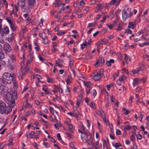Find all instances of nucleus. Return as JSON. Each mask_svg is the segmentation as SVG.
Returning <instances> with one entry per match:
<instances>
[{
	"label": "nucleus",
	"mask_w": 149,
	"mask_h": 149,
	"mask_svg": "<svg viewBox=\"0 0 149 149\" xmlns=\"http://www.w3.org/2000/svg\"><path fill=\"white\" fill-rule=\"evenodd\" d=\"M6 98L9 102V105L11 107H13L15 104V100L17 98V91L14 90L12 93L8 92L6 94Z\"/></svg>",
	"instance_id": "obj_1"
},
{
	"label": "nucleus",
	"mask_w": 149,
	"mask_h": 149,
	"mask_svg": "<svg viewBox=\"0 0 149 149\" xmlns=\"http://www.w3.org/2000/svg\"><path fill=\"white\" fill-rule=\"evenodd\" d=\"M12 111L10 106H5V103L0 101V113L1 114L5 113L6 114L9 113Z\"/></svg>",
	"instance_id": "obj_2"
},
{
	"label": "nucleus",
	"mask_w": 149,
	"mask_h": 149,
	"mask_svg": "<svg viewBox=\"0 0 149 149\" xmlns=\"http://www.w3.org/2000/svg\"><path fill=\"white\" fill-rule=\"evenodd\" d=\"M14 75V74L5 72L3 74L2 77L5 82L8 84H10L13 81Z\"/></svg>",
	"instance_id": "obj_3"
},
{
	"label": "nucleus",
	"mask_w": 149,
	"mask_h": 149,
	"mask_svg": "<svg viewBox=\"0 0 149 149\" xmlns=\"http://www.w3.org/2000/svg\"><path fill=\"white\" fill-rule=\"evenodd\" d=\"M81 137L82 140L84 142H88L90 141L93 138L92 135L89 133L86 132H83V134H81Z\"/></svg>",
	"instance_id": "obj_4"
},
{
	"label": "nucleus",
	"mask_w": 149,
	"mask_h": 149,
	"mask_svg": "<svg viewBox=\"0 0 149 149\" xmlns=\"http://www.w3.org/2000/svg\"><path fill=\"white\" fill-rule=\"evenodd\" d=\"M131 9L130 8H127V12L125 9L123 10L122 16L123 21H125L126 18H129L132 16V13L131 12Z\"/></svg>",
	"instance_id": "obj_5"
},
{
	"label": "nucleus",
	"mask_w": 149,
	"mask_h": 149,
	"mask_svg": "<svg viewBox=\"0 0 149 149\" xmlns=\"http://www.w3.org/2000/svg\"><path fill=\"white\" fill-rule=\"evenodd\" d=\"M105 62V60L104 58H103L101 57H99L98 59L97 60L96 63L94 65L95 67H97L98 65H100V64L102 65Z\"/></svg>",
	"instance_id": "obj_6"
},
{
	"label": "nucleus",
	"mask_w": 149,
	"mask_h": 149,
	"mask_svg": "<svg viewBox=\"0 0 149 149\" xmlns=\"http://www.w3.org/2000/svg\"><path fill=\"white\" fill-rule=\"evenodd\" d=\"M0 89L1 90V91L0 92V95H2L4 93L7 92L8 90L7 87L2 86H0Z\"/></svg>",
	"instance_id": "obj_7"
},
{
	"label": "nucleus",
	"mask_w": 149,
	"mask_h": 149,
	"mask_svg": "<svg viewBox=\"0 0 149 149\" xmlns=\"http://www.w3.org/2000/svg\"><path fill=\"white\" fill-rule=\"evenodd\" d=\"M17 3L19 6L23 8L25 5V0H17Z\"/></svg>",
	"instance_id": "obj_8"
},
{
	"label": "nucleus",
	"mask_w": 149,
	"mask_h": 149,
	"mask_svg": "<svg viewBox=\"0 0 149 149\" xmlns=\"http://www.w3.org/2000/svg\"><path fill=\"white\" fill-rule=\"evenodd\" d=\"M3 49L5 51L8 52H10L11 50V47L8 43H6L4 45Z\"/></svg>",
	"instance_id": "obj_9"
},
{
	"label": "nucleus",
	"mask_w": 149,
	"mask_h": 149,
	"mask_svg": "<svg viewBox=\"0 0 149 149\" xmlns=\"http://www.w3.org/2000/svg\"><path fill=\"white\" fill-rule=\"evenodd\" d=\"M29 6H34L36 4L35 0H27Z\"/></svg>",
	"instance_id": "obj_10"
},
{
	"label": "nucleus",
	"mask_w": 149,
	"mask_h": 149,
	"mask_svg": "<svg viewBox=\"0 0 149 149\" xmlns=\"http://www.w3.org/2000/svg\"><path fill=\"white\" fill-rule=\"evenodd\" d=\"M15 59V58L14 56L12 55H11L10 56V58L9 59L8 62L9 63V65L12 64V63H13Z\"/></svg>",
	"instance_id": "obj_11"
},
{
	"label": "nucleus",
	"mask_w": 149,
	"mask_h": 149,
	"mask_svg": "<svg viewBox=\"0 0 149 149\" xmlns=\"http://www.w3.org/2000/svg\"><path fill=\"white\" fill-rule=\"evenodd\" d=\"M14 36L15 34L14 33H12L8 38V41L10 42H11L14 39Z\"/></svg>",
	"instance_id": "obj_12"
},
{
	"label": "nucleus",
	"mask_w": 149,
	"mask_h": 149,
	"mask_svg": "<svg viewBox=\"0 0 149 149\" xmlns=\"http://www.w3.org/2000/svg\"><path fill=\"white\" fill-rule=\"evenodd\" d=\"M101 79V76L96 73L94 74L93 79L95 81H98Z\"/></svg>",
	"instance_id": "obj_13"
},
{
	"label": "nucleus",
	"mask_w": 149,
	"mask_h": 149,
	"mask_svg": "<svg viewBox=\"0 0 149 149\" xmlns=\"http://www.w3.org/2000/svg\"><path fill=\"white\" fill-rule=\"evenodd\" d=\"M4 33L6 34H8L9 33V30L8 27L6 26L3 28V32Z\"/></svg>",
	"instance_id": "obj_14"
},
{
	"label": "nucleus",
	"mask_w": 149,
	"mask_h": 149,
	"mask_svg": "<svg viewBox=\"0 0 149 149\" xmlns=\"http://www.w3.org/2000/svg\"><path fill=\"white\" fill-rule=\"evenodd\" d=\"M140 82V80L138 79H136L134 80L133 85L135 86L136 85L138 84Z\"/></svg>",
	"instance_id": "obj_15"
},
{
	"label": "nucleus",
	"mask_w": 149,
	"mask_h": 149,
	"mask_svg": "<svg viewBox=\"0 0 149 149\" xmlns=\"http://www.w3.org/2000/svg\"><path fill=\"white\" fill-rule=\"evenodd\" d=\"M72 80V78L71 76H68L66 80V83L67 84H70Z\"/></svg>",
	"instance_id": "obj_16"
},
{
	"label": "nucleus",
	"mask_w": 149,
	"mask_h": 149,
	"mask_svg": "<svg viewBox=\"0 0 149 149\" xmlns=\"http://www.w3.org/2000/svg\"><path fill=\"white\" fill-rule=\"evenodd\" d=\"M99 143L98 141H96L95 143H94L92 144L93 146L95 147V149H99Z\"/></svg>",
	"instance_id": "obj_17"
},
{
	"label": "nucleus",
	"mask_w": 149,
	"mask_h": 149,
	"mask_svg": "<svg viewBox=\"0 0 149 149\" xmlns=\"http://www.w3.org/2000/svg\"><path fill=\"white\" fill-rule=\"evenodd\" d=\"M69 66L71 69H74V65L73 62L70 59L69 61Z\"/></svg>",
	"instance_id": "obj_18"
},
{
	"label": "nucleus",
	"mask_w": 149,
	"mask_h": 149,
	"mask_svg": "<svg viewBox=\"0 0 149 149\" xmlns=\"http://www.w3.org/2000/svg\"><path fill=\"white\" fill-rule=\"evenodd\" d=\"M135 25V24L134 23H133L132 22H130L129 24V25H128V28H130L133 29L134 28Z\"/></svg>",
	"instance_id": "obj_19"
},
{
	"label": "nucleus",
	"mask_w": 149,
	"mask_h": 149,
	"mask_svg": "<svg viewBox=\"0 0 149 149\" xmlns=\"http://www.w3.org/2000/svg\"><path fill=\"white\" fill-rule=\"evenodd\" d=\"M4 81L1 78H0V84L2 86H6V84L4 82Z\"/></svg>",
	"instance_id": "obj_20"
},
{
	"label": "nucleus",
	"mask_w": 149,
	"mask_h": 149,
	"mask_svg": "<svg viewBox=\"0 0 149 149\" xmlns=\"http://www.w3.org/2000/svg\"><path fill=\"white\" fill-rule=\"evenodd\" d=\"M48 42V40L47 37V36H45L43 38V43L44 44H47Z\"/></svg>",
	"instance_id": "obj_21"
},
{
	"label": "nucleus",
	"mask_w": 149,
	"mask_h": 149,
	"mask_svg": "<svg viewBox=\"0 0 149 149\" xmlns=\"http://www.w3.org/2000/svg\"><path fill=\"white\" fill-rule=\"evenodd\" d=\"M10 26L11 27V29L13 30V31H14L16 30V28L15 26V22L10 25Z\"/></svg>",
	"instance_id": "obj_22"
},
{
	"label": "nucleus",
	"mask_w": 149,
	"mask_h": 149,
	"mask_svg": "<svg viewBox=\"0 0 149 149\" xmlns=\"http://www.w3.org/2000/svg\"><path fill=\"white\" fill-rule=\"evenodd\" d=\"M83 95L81 94H80L77 97V100L82 102L83 101Z\"/></svg>",
	"instance_id": "obj_23"
},
{
	"label": "nucleus",
	"mask_w": 149,
	"mask_h": 149,
	"mask_svg": "<svg viewBox=\"0 0 149 149\" xmlns=\"http://www.w3.org/2000/svg\"><path fill=\"white\" fill-rule=\"evenodd\" d=\"M125 56V59L124 60L125 61H127L129 60L130 61L131 60V58L129 56H127L126 54H124Z\"/></svg>",
	"instance_id": "obj_24"
},
{
	"label": "nucleus",
	"mask_w": 149,
	"mask_h": 149,
	"mask_svg": "<svg viewBox=\"0 0 149 149\" xmlns=\"http://www.w3.org/2000/svg\"><path fill=\"white\" fill-rule=\"evenodd\" d=\"M6 19L7 20V22L10 25L11 24L13 23L14 22L13 21L10 19L9 17H6Z\"/></svg>",
	"instance_id": "obj_25"
},
{
	"label": "nucleus",
	"mask_w": 149,
	"mask_h": 149,
	"mask_svg": "<svg viewBox=\"0 0 149 149\" xmlns=\"http://www.w3.org/2000/svg\"><path fill=\"white\" fill-rule=\"evenodd\" d=\"M103 71L104 70L102 68L100 69V70L97 73H98L101 76L103 75Z\"/></svg>",
	"instance_id": "obj_26"
},
{
	"label": "nucleus",
	"mask_w": 149,
	"mask_h": 149,
	"mask_svg": "<svg viewBox=\"0 0 149 149\" xmlns=\"http://www.w3.org/2000/svg\"><path fill=\"white\" fill-rule=\"evenodd\" d=\"M4 58V55L3 53L1 51H0V59H3Z\"/></svg>",
	"instance_id": "obj_27"
},
{
	"label": "nucleus",
	"mask_w": 149,
	"mask_h": 149,
	"mask_svg": "<svg viewBox=\"0 0 149 149\" xmlns=\"http://www.w3.org/2000/svg\"><path fill=\"white\" fill-rule=\"evenodd\" d=\"M131 127L129 125H126L125 126V127L124 128V130H129L130 129Z\"/></svg>",
	"instance_id": "obj_28"
},
{
	"label": "nucleus",
	"mask_w": 149,
	"mask_h": 149,
	"mask_svg": "<svg viewBox=\"0 0 149 149\" xmlns=\"http://www.w3.org/2000/svg\"><path fill=\"white\" fill-rule=\"evenodd\" d=\"M132 33V31L129 29H127L125 30V33H127V34H131Z\"/></svg>",
	"instance_id": "obj_29"
},
{
	"label": "nucleus",
	"mask_w": 149,
	"mask_h": 149,
	"mask_svg": "<svg viewBox=\"0 0 149 149\" xmlns=\"http://www.w3.org/2000/svg\"><path fill=\"white\" fill-rule=\"evenodd\" d=\"M130 139L133 142L134 141L135 139V137L133 134H132L130 136Z\"/></svg>",
	"instance_id": "obj_30"
},
{
	"label": "nucleus",
	"mask_w": 149,
	"mask_h": 149,
	"mask_svg": "<svg viewBox=\"0 0 149 149\" xmlns=\"http://www.w3.org/2000/svg\"><path fill=\"white\" fill-rule=\"evenodd\" d=\"M86 45H87V42L85 41L81 45V49H83Z\"/></svg>",
	"instance_id": "obj_31"
},
{
	"label": "nucleus",
	"mask_w": 149,
	"mask_h": 149,
	"mask_svg": "<svg viewBox=\"0 0 149 149\" xmlns=\"http://www.w3.org/2000/svg\"><path fill=\"white\" fill-rule=\"evenodd\" d=\"M8 67L10 70H12L14 68V66L13 65L9 64L8 65Z\"/></svg>",
	"instance_id": "obj_32"
},
{
	"label": "nucleus",
	"mask_w": 149,
	"mask_h": 149,
	"mask_svg": "<svg viewBox=\"0 0 149 149\" xmlns=\"http://www.w3.org/2000/svg\"><path fill=\"white\" fill-rule=\"evenodd\" d=\"M35 134V132H32L30 133L29 134L30 135V138H33V135Z\"/></svg>",
	"instance_id": "obj_33"
},
{
	"label": "nucleus",
	"mask_w": 149,
	"mask_h": 149,
	"mask_svg": "<svg viewBox=\"0 0 149 149\" xmlns=\"http://www.w3.org/2000/svg\"><path fill=\"white\" fill-rule=\"evenodd\" d=\"M104 41H105L107 42V43H106V45H110V43L109 42V38H104L103 39Z\"/></svg>",
	"instance_id": "obj_34"
},
{
	"label": "nucleus",
	"mask_w": 149,
	"mask_h": 149,
	"mask_svg": "<svg viewBox=\"0 0 149 149\" xmlns=\"http://www.w3.org/2000/svg\"><path fill=\"white\" fill-rule=\"evenodd\" d=\"M70 146L72 149H76V148L74 146V144L73 143H70Z\"/></svg>",
	"instance_id": "obj_35"
},
{
	"label": "nucleus",
	"mask_w": 149,
	"mask_h": 149,
	"mask_svg": "<svg viewBox=\"0 0 149 149\" xmlns=\"http://www.w3.org/2000/svg\"><path fill=\"white\" fill-rule=\"evenodd\" d=\"M2 59H1L0 60V63H1V64L4 65L6 64V61Z\"/></svg>",
	"instance_id": "obj_36"
},
{
	"label": "nucleus",
	"mask_w": 149,
	"mask_h": 149,
	"mask_svg": "<svg viewBox=\"0 0 149 149\" xmlns=\"http://www.w3.org/2000/svg\"><path fill=\"white\" fill-rule=\"evenodd\" d=\"M26 31V29H24L22 31L20 32V36H23V35L24 32H25Z\"/></svg>",
	"instance_id": "obj_37"
},
{
	"label": "nucleus",
	"mask_w": 149,
	"mask_h": 149,
	"mask_svg": "<svg viewBox=\"0 0 149 149\" xmlns=\"http://www.w3.org/2000/svg\"><path fill=\"white\" fill-rule=\"evenodd\" d=\"M116 134L117 135H119L121 134V131L117 129L116 131Z\"/></svg>",
	"instance_id": "obj_38"
},
{
	"label": "nucleus",
	"mask_w": 149,
	"mask_h": 149,
	"mask_svg": "<svg viewBox=\"0 0 149 149\" xmlns=\"http://www.w3.org/2000/svg\"><path fill=\"white\" fill-rule=\"evenodd\" d=\"M104 122L106 123L107 125H108L109 124V122L107 120L106 118H103Z\"/></svg>",
	"instance_id": "obj_39"
},
{
	"label": "nucleus",
	"mask_w": 149,
	"mask_h": 149,
	"mask_svg": "<svg viewBox=\"0 0 149 149\" xmlns=\"http://www.w3.org/2000/svg\"><path fill=\"white\" fill-rule=\"evenodd\" d=\"M42 90L45 92V93L46 94H49L50 93V92H49V91L45 89L44 88H42Z\"/></svg>",
	"instance_id": "obj_40"
},
{
	"label": "nucleus",
	"mask_w": 149,
	"mask_h": 149,
	"mask_svg": "<svg viewBox=\"0 0 149 149\" xmlns=\"http://www.w3.org/2000/svg\"><path fill=\"white\" fill-rule=\"evenodd\" d=\"M100 42L102 45H105L107 43L105 41H104V39L101 40Z\"/></svg>",
	"instance_id": "obj_41"
},
{
	"label": "nucleus",
	"mask_w": 149,
	"mask_h": 149,
	"mask_svg": "<svg viewBox=\"0 0 149 149\" xmlns=\"http://www.w3.org/2000/svg\"><path fill=\"white\" fill-rule=\"evenodd\" d=\"M122 29V28L121 27V24L119 23L118 26V27L116 29V30L118 31H119L121 30Z\"/></svg>",
	"instance_id": "obj_42"
},
{
	"label": "nucleus",
	"mask_w": 149,
	"mask_h": 149,
	"mask_svg": "<svg viewBox=\"0 0 149 149\" xmlns=\"http://www.w3.org/2000/svg\"><path fill=\"white\" fill-rule=\"evenodd\" d=\"M96 23H95L94 24L93 23H90L88 24V27H91L92 26H95V25H96Z\"/></svg>",
	"instance_id": "obj_43"
},
{
	"label": "nucleus",
	"mask_w": 149,
	"mask_h": 149,
	"mask_svg": "<svg viewBox=\"0 0 149 149\" xmlns=\"http://www.w3.org/2000/svg\"><path fill=\"white\" fill-rule=\"evenodd\" d=\"M117 0H112L110 2V4L113 5L114 4Z\"/></svg>",
	"instance_id": "obj_44"
},
{
	"label": "nucleus",
	"mask_w": 149,
	"mask_h": 149,
	"mask_svg": "<svg viewBox=\"0 0 149 149\" xmlns=\"http://www.w3.org/2000/svg\"><path fill=\"white\" fill-rule=\"evenodd\" d=\"M121 146V144L120 143H116L115 145V147L116 148H118V147H119Z\"/></svg>",
	"instance_id": "obj_45"
},
{
	"label": "nucleus",
	"mask_w": 149,
	"mask_h": 149,
	"mask_svg": "<svg viewBox=\"0 0 149 149\" xmlns=\"http://www.w3.org/2000/svg\"><path fill=\"white\" fill-rule=\"evenodd\" d=\"M58 91L59 93H63V91L60 86L58 87Z\"/></svg>",
	"instance_id": "obj_46"
},
{
	"label": "nucleus",
	"mask_w": 149,
	"mask_h": 149,
	"mask_svg": "<svg viewBox=\"0 0 149 149\" xmlns=\"http://www.w3.org/2000/svg\"><path fill=\"white\" fill-rule=\"evenodd\" d=\"M107 25L108 27L110 29H111L114 26L112 24H110V25L108 24H107Z\"/></svg>",
	"instance_id": "obj_47"
},
{
	"label": "nucleus",
	"mask_w": 149,
	"mask_h": 149,
	"mask_svg": "<svg viewBox=\"0 0 149 149\" xmlns=\"http://www.w3.org/2000/svg\"><path fill=\"white\" fill-rule=\"evenodd\" d=\"M36 76L37 77V78L38 80V82L40 81V77L42 79V78L41 77L40 75H39L38 74H36Z\"/></svg>",
	"instance_id": "obj_48"
},
{
	"label": "nucleus",
	"mask_w": 149,
	"mask_h": 149,
	"mask_svg": "<svg viewBox=\"0 0 149 149\" xmlns=\"http://www.w3.org/2000/svg\"><path fill=\"white\" fill-rule=\"evenodd\" d=\"M2 20L0 19V32H1V31L2 30Z\"/></svg>",
	"instance_id": "obj_49"
},
{
	"label": "nucleus",
	"mask_w": 149,
	"mask_h": 149,
	"mask_svg": "<svg viewBox=\"0 0 149 149\" xmlns=\"http://www.w3.org/2000/svg\"><path fill=\"white\" fill-rule=\"evenodd\" d=\"M118 20L117 19H115V20H114L113 21V23H112V24H113V26H114L116 24L118 23Z\"/></svg>",
	"instance_id": "obj_50"
},
{
	"label": "nucleus",
	"mask_w": 149,
	"mask_h": 149,
	"mask_svg": "<svg viewBox=\"0 0 149 149\" xmlns=\"http://www.w3.org/2000/svg\"><path fill=\"white\" fill-rule=\"evenodd\" d=\"M65 33V32H58L57 33V35L58 36H60L61 35H62L64 34Z\"/></svg>",
	"instance_id": "obj_51"
},
{
	"label": "nucleus",
	"mask_w": 149,
	"mask_h": 149,
	"mask_svg": "<svg viewBox=\"0 0 149 149\" xmlns=\"http://www.w3.org/2000/svg\"><path fill=\"white\" fill-rule=\"evenodd\" d=\"M23 105H24L25 107H27L28 106V102L27 100L25 101L24 102Z\"/></svg>",
	"instance_id": "obj_52"
},
{
	"label": "nucleus",
	"mask_w": 149,
	"mask_h": 149,
	"mask_svg": "<svg viewBox=\"0 0 149 149\" xmlns=\"http://www.w3.org/2000/svg\"><path fill=\"white\" fill-rule=\"evenodd\" d=\"M57 137L58 139L59 140H61V136L59 133H58L57 134Z\"/></svg>",
	"instance_id": "obj_53"
},
{
	"label": "nucleus",
	"mask_w": 149,
	"mask_h": 149,
	"mask_svg": "<svg viewBox=\"0 0 149 149\" xmlns=\"http://www.w3.org/2000/svg\"><path fill=\"white\" fill-rule=\"evenodd\" d=\"M97 94V92L95 89H93V95L95 97Z\"/></svg>",
	"instance_id": "obj_54"
},
{
	"label": "nucleus",
	"mask_w": 149,
	"mask_h": 149,
	"mask_svg": "<svg viewBox=\"0 0 149 149\" xmlns=\"http://www.w3.org/2000/svg\"><path fill=\"white\" fill-rule=\"evenodd\" d=\"M85 84L86 86L88 88H90L91 87L90 84L88 82H87L85 83Z\"/></svg>",
	"instance_id": "obj_55"
},
{
	"label": "nucleus",
	"mask_w": 149,
	"mask_h": 149,
	"mask_svg": "<svg viewBox=\"0 0 149 149\" xmlns=\"http://www.w3.org/2000/svg\"><path fill=\"white\" fill-rule=\"evenodd\" d=\"M143 116H144L143 114H142V113H141L140 114V116L139 117V118H140V121L141 122H142V120L143 118Z\"/></svg>",
	"instance_id": "obj_56"
},
{
	"label": "nucleus",
	"mask_w": 149,
	"mask_h": 149,
	"mask_svg": "<svg viewBox=\"0 0 149 149\" xmlns=\"http://www.w3.org/2000/svg\"><path fill=\"white\" fill-rule=\"evenodd\" d=\"M132 72L134 74L136 73H138L139 72V69L134 70L132 71Z\"/></svg>",
	"instance_id": "obj_57"
},
{
	"label": "nucleus",
	"mask_w": 149,
	"mask_h": 149,
	"mask_svg": "<svg viewBox=\"0 0 149 149\" xmlns=\"http://www.w3.org/2000/svg\"><path fill=\"white\" fill-rule=\"evenodd\" d=\"M5 145L3 143H1L0 145V149H3Z\"/></svg>",
	"instance_id": "obj_58"
},
{
	"label": "nucleus",
	"mask_w": 149,
	"mask_h": 149,
	"mask_svg": "<svg viewBox=\"0 0 149 149\" xmlns=\"http://www.w3.org/2000/svg\"><path fill=\"white\" fill-rule=\"evenodd\" d=\"M49 110L52 114H53L54 111L53 108L52 107H49Z\"/></svg>",
	"instance_id": "obj_59"
},
{
	"label": "nucleus",
	"mask_w": 149,
	"mask_h": 149,
	"mask_svg": "<svg viewBox=\"0 0 149 149\" xmlns=\"http://www.w3.org/2000/svg\"><path fill=\"white\" fill-rule=\"evenodd\" d=\"M74 42V41L72 40L68 42H66V44L69 45L70 44H73Z\"/></svg>",
	"instance_id": "obj_60"
},
{
	"label": "nucleus",
	"mask_w": 149,
	"mask_h": 149,
	"mask_svg": "<svg viewBox=\"0 0 149 149\" xmlns=\"http://www.w3.org/2000/svg\"><path fill=\"white\" fill-rule=\"evenodd\" d=\"M101 16V15H100V14L98 15L97 17L95 18V20L96 21L99 18H100Z\"/></svg>",
	"instance_id": "obj_61"
},
{
	"label": "nucleus",
	"mask_w": 149,
	"mask_h": 149,
	"mask_svg": "<svg viewBox=\"0 0 149 149\" xmlns=\"http://www.w3.org/2000/svg\"><path fill=\"white\" fill-rule=\"evenodd\" d=\"M67 126L69 127V129H72L73 126L72 125L70 124L69 123H67Z\"/></svg>",
	"instance_id": "obj_62"
},
{
	"label": "nucleus",
	"mask_w": 149,
	"mask_h": 149,
	"mask_svg": "<svg viewBox=\"0 0 149 149\" xmlns=\"http://www.w3.org/2000/svg\"><path fill=\"white\" fill-rule=\"evenodd\" d=\"M139 136H137V138L138 139H139V140H141L142 139V136H141V135L140 134H139Z\"/></svg>",
	"instance_id": "obj_63"
},
{
	"label": "nucleus",
	"mask_w": 149,
	"mask_h": 149,
	"mask_svg": "<svg viewBox=\"0 0 149 149\" xmlns=\"http://www.w3.org/2000/svg\"><path fill=\"white\" fill-rule=\"evenodd\" d=\"M81 101H78L77 100V102L76 103V104L77 105V106L78 107H79V105L80 104V103H81Z\"/></svg>",
	"instance_id": "obj_64"
}]
</instances>
